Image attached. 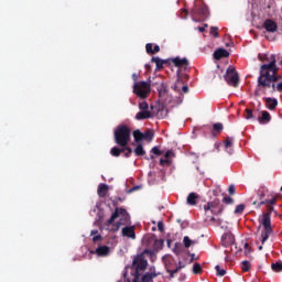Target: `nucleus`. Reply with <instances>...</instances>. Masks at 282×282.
<instances>
[{
    "label": "nucleus",
    "mask_w": 282,
    "mask_h": 282,
    "mask_svg": "<svg viewBox=\"0 0 282 282\" xmlns=\"http://www.w3.org/2000/svg\"><path fill=\"white\" fill-rule=\"evenodd\" d=\"M144 257H150L151 261H155L156 259L155 253L149 250H145L140 256H137L133 259L132 265L130 268L131 275L133 276L132 282H140V272L147 270V265H149V262Z\"/></svg>",
    "instance_id": "nucleus-1"
},
{
    "label": "nucleus",
    "mask_w": 282,
    "mask_h": 282,
    "mask_svg": "<svg viewBox=\"0 0 282 282\" xmlns=\"http://www.w3.org/2000/svg\"><path fill=\"white\" fill-rule=\"evenodd\" d=\"M129 221H131L129 213L123 208H116L110 219L107 220L106 226L113 230V232H117V230H120V226H127Z\"/></svg>",
    "instance_id": "nucleus-2"
},
{
    "label": "nucleus",
    "mask_w": 282,
    "mask_h": 282,
    "mask_svg": "<svg viewBox=\"0 0 282 282\" xmlns=\"http://www.w3.org/2000/svg\"><path fill=\"white\" fill-rule=\"evenodd\" d=\"M259 223L261 226H263V230L260 234V237H258L257 243H260L258 246V250H263V243H265L267 239H270V235H272V226L270 223V214H262L259 217Z\"/></svg>",
    "instance_id": "nucleus-3"
},
{
    "label": "nucleus",
    "mask_w": 282,
    "mask_h": 282,
    "mask_svg": "<svg viewBox=\"0 0 282 282\" xmlns=\"http://www.w3.org/2000/svg\"><path fill=\"white\" fill-rule=\"evenodd\" d=\"M131 141V129L127 126H119L115 130V142L119 147H127Z\"/></svg>",
    "instance_id": "nucleus-4"
},
{
    "label": "nucleus",
    "mask_w": 282,
    "mask_h": 282,
    "mask_svg": "<svg viewBox=\"0 0 282 282\" xmlns=\"http://www.w3.org/2000/svg\"><path fill=\"white\" fill-rule=\"evenodd\" d=\"M133 94L139 98H149L151 94V80L148 82H135L133 84Z\"/></svg>",
    "instance_id": "nucleus-5"
},
{
    "label": "nucleus",
    "mask_w": 282,
    "mask_h": 282,
    "mask_svg": "<svg viewBox=\"0 0 282 282\" xmlns=\"http://www.w3.org/2000/svg\"><path fill=\"white\" fill-rule=\"evenodd\" d=\"M258 197L261 199L259 203V206H263L267 204V206H274L276 204V198H274V194L272 192H269L265 187H260L258 191Z\"/></svg>",
    "instance_id": "nucleus-6"
},
{
    "label": "nucleus",
    "mask_w": 282,
    "mask_h": 282,
    "mask_svg": "<svg viewBox=\"0 0 282 282\" xmlns=\"http://www.w3.org/2000/svg\"><path fill=\"white\" fill-rule=\"evenodd\" d=\"M272 83H276V73H272V70L260 69L258 85H261V87H270Z\"/></svg>",
    "instance_id": "nucleus-7"
},
{
    "label": "nucleus",
    "mask_w": 282,
    "mask_h": 282,
    "mask_svg": "<svg viewBox=\"0 0 282 282\" xmlns=\"http://www.w3.org/2000/svg\"><path fill=\"white\" fill-rule=\"evenodd\" d=\"M264 61L269 64H264L260 67L262 72H271L272 74H276L279 72V67H276V56L274 54H265L264 55Z\"/></svg>",
    "instance_id": "nucleus-8"
},
{
    "label": "nucleus",
    "mask_w": 282,
    "mask_h": 282,
    "mask_svg": "<svg viewBox=\"0 0 282 282\" xmlns=\"http://www.w3.org/2000/svg\"><path fill=\"white\" fill-rule=\"evenodd\" d=\"M224 78H225L226 83H228L231 87H238L239 74L237 73L235 67H232V66L228 67Z\"/></svg>",
    "instance_id": "nucleus-9"
},
{
    "label": "nucleus",
    "mask_w": 282,
    "mask_h": 282,
    "mask_svg": "<svg viewBox=\"0 0 282 282\" xmlns=\"http://www.w3.org/2000/svg\"><path fill=\"white\" fill-rule=\"evenodd\" d=\"M140 111L135 115L137 120H147L152 118L153 113L149 110V104L147 101L139 102Z\"/></svg>",
    "instance_id": "nucleus-10"
},
{
    "label": "nucleus",
    "mask_w": 282,
    "mask_h": 282,
    "mask_svg": "<svg viewBox=\"0 0 282 282\" xmlns=\"http://www.w3.org/2000/svg\"><path fill=\"white\" fill-rule=\"evenodd\" d=\"M194 17H199L200 21H205V19L208 17V7L206 4H197V2H194Z\"/></svg>",
    "instance_id": "nucleus-11"
},
{
    "label": "nucleus",
    "mask_w": 282,
    "mask_h": 282,
    "mask_svg": "<svg viewBox=\"0 0 282 282\" xmlns=\"http://www.w3.org/2000/svg\"><path fill=\"white\" fill-rule=\"evenodd\" d=\"M91 253L97 257H109V254H111V249L105 245H99L95 251H91Z\"/></svg>",
    "instance_id": "nucleus-12"
},
{
    "label": "nucleus",
    "mask_w": 282,
    "mask_h": 282,
    "mask_svg": "<svg viewBox=\"0 0 282 282\" xmlns=\"http://www.w3.org/2000/svg\"><path fill=\"white\" fill-rule=\"evenodd\" d=\"M232 243H235V236H232V232H225L221 237V245L225 248H228V246H232Z\"/></svg>",
    "instance_id": "nucleus-13"
},
{
    "label": "nucleus",
    "mask_w": 282,
    "mask_h": 282,
    "mask_svg": "<svg viewBox=\"0 0 282 282\" xmlns=\"http://www.w3.org/2000/svg\"><path fill=\"white\" fill-rule=\"evenodd\" d=\"M121 234L123 237H127L128 239H135V227L134 226L123 227L121 230Z\"/></svg>",
    "instance_id": "nucleus-14"
},
{
    "label": "nucleus",
    "mask_w": 282,
    "mask_h": 282,
    "mask_svg": "<svg viewBox=\"0 0 282 282\" xmlns=\"http://www.w3.org/2000/svg\"><path fill=\"white\" fill-rule=\"evenodd\" d=\"M165 268H166V272L170 274L171 279H173V276H175V274H177L180 272V270L184 269L185 265L182 264V262H178V267L173 269V268H171L170 263H166Z\"/></svg>",
    "instance_id": "nucleus-15"
},
{
    "label": "nucleus",
    "mask_w": 282,
    "mask_h": 282,
    "mask_svg": "<svg viewBox=\"0 0 282 282\" xmlns=\"http://www.w3.org/2000/svg\"><path fill=\"white\" fill-rule=\"evenodd\" d=\"M172 63L175 65V67H178V68L188 67V59L186 57L184 58L174 57L172 58Z\"/></svg>",
    "instance_id": "nucleus-16"
},
{
    "label": "nucleus",
    "mask_w": 282,
    "mask_h": 282,
    "mask_svg": "<svg viewBox=\"0 0 282 282\" xmlns=\"http://www.w3.org/2000/svg\"><path fill=\"white\" fill-rule=\"evenodd\" d=\"M263 28L264 30H267V32H276L278 30V26H276V23L272 20H265L264 23H263Z\"/></svg>",
    "instance_id": "nucleus-17"
},
{
    "label": "nucleus",
    "mask_w": 282,
    "mask_h": 282,
    "mask_svg": "<svg viewBox=\"0 0 282 282\" xmlns=\"http://www.w3.org/2000/svg\"><path fill=\"white\" fill-rule=\"evenodd\" d=\"M228 56H230V53H228L226 48H219L214 53V58H216V61L228 58Z\"/></svg>",
    "instance_id": "nucleus-18"
},
{
    "label": "nucleus",
    "mask_w": 282,
    "mask_h": 282,
    "mask_svg": "<svg viewBox=\"0 0 282 282\" xmlns=\"http://www.w3.org/2000/svg\"><path fill=\"white\" fill-rule=\"evenodd\" d=\"M234 142H235V139H232V138H227L226 141H225V151L229 155H232V153L235 152V150L232 149Z\"/></svg>",
    "instance_id": "nucleus-19"
},
{
    "label": "nucleus",
    "mask_w": 282,
    "mask_h": 282,
    "mask_svg": "<svg viewBox=\"0 0 282 282\" xmlns=\"http://www.w3.org/2000/svg\"><path fill=\"white\" fill-rule=\"evenodd\" d=\"M140 274H142V272H139V281L140 282H153V279H155V276H158V273H145L140 279Z\"/></svg>",
    "instance_id": "nucleus-20"
},
{
    "label": "nucleus",
    "mask_w": 282,
    "mask_h": 282,
    "mask_svg": "<svg viewBox=\"0 0 282 282\" xmlns=\"http://www.w3.org/2000/svg\"><path fill=\"white\" fill-rule=\"evenodd\" d=\"M109 191V186L105 183H100L97 189L99 197H107V193Z\"/></svg>",
    "instance_id": "nucleus-21"
},
{
    "label": "nucleus",
    "mask_w": 282,
    "mask_h": 282,
    "mask_svg": "<svg viewBox=\"0 0 282 282\" xmlns=\"http://www.w3.org/2000/svg\"><path fill=\"white\" fill-rule=\"evenodd\" d=\"M264 100L267 109H275L276 105H279V101H276V99L265 98Z\"/></svg>",
    "instance_id": "nucleus-22"
},
{
    "label": "nucleus",
    "mask_w": 282,
    "mask_h": 282,
    "mask_svg": "<svg viewBox=\"0 0 282 282\" xmlns=\"http://www.w3.org/2000/svg\"><path fill=\"white\" fill-rule=\"evenodd\" d=\"M199 196H197L195 193H189V195L187 196V204L189 206H195V204H197V198Z\"/></svg>",
    "instance_id": "nucleus-23"
},
{
    "label": "nucleus",
    "mask_w": 282,
    "mask_h": 282,
    "mask_svg": "<svg viewBox=\"0 0 282 282\" xmlns=\"http://www.w3.org/2000/svg\"><path fill=\"white\" fill-rule=\"evenodd\" d=\"M183 243H184L185 248H191V246H195V243H197V241L192 240L188 236H185L183 238Z\"/></svg>",
    "instance_id": "nucleus-24"
},
{
    "label": "nucleus",
    "mask_w": 282,
    "mask_h": 282,
    "mask_svg": "<svg viewBox=\"0 0 282 282\" xmlns=\"http://www.w3.org/2000/svg\"><path fill=\"white\" fill-rule=\"evenodd\" d=\"M124 151V149H119L118 147H113L110 150L111 155H113V158H120V153H122Z\"/></svg>",
    "instance_id": "nucleus-25"
},
{
    "label": "nucleus",
    "mask_w": 282,
    "mask_h": 282,
    "mask_svg": "<svg viewBox=\"0 0 282 282\" xmlns=\"http://www.w3.org/2000/svg\"><path fill=\"white\" fill-rule=\"evenodd\" d=\"M259 122H270V112L262 111V116L259 117Z\"/></svg>",
    "instance_id": "nucleus-26"
},
{
    "label": "nucleus",
    "mask_w": 282,
    "mask_h": 282,
    "mask_svg": "<svg viewBox=\"0 0 282 282\" xmlns=\"http://www.w3.org/2000/svg\"><path fill=\"white\" fill-rule=\"evenodd\" d=\"M133 138L135 142H142L143 140V133L140 130H135L133 132Z\"/></svg>",
    "instance_id": "nucleus-27"
},
{
    "label": "nucleus",
    "mask_w": 282,
    "mask_h": 282,
    "mask_svg": "<svg viewBox=\"0 0 282 282\" xmlns=\"http://www.w3.org/2000/svg\"><path fill=\"white\" fill-rule=\"evenodd\" d=\"M90 237H93V241L96 243V241H100L102 239V236L98 235V230H91Z\"/></svg>",
    "instance_id": "nucleus-28"
},
{
    "label": "nucleus",
    "mask_w": 282,
    "mask_h": 282,
    "mask_svg": "<svg viewBox=\"0 0 282 282\" xmlns=\"http://www.w3.org/2000/svg\"><path fill=\"white\" fill-rule=\"evenodd\" d=\"M152 63H155L156 69L162 68L164 62L160 57H152Z\"/></svg>",
    "instance_id": "nucleus-29"
},
{
    "label": "nucleus",
    "mask_w": 282,
    "mask_h": 282,
    "mask_svg": "<svg viewBox=\"0 0 282 282\" xmlns=\"http://www.w3.org/2000/svg\"><path fill=\"white\" fill-rule=\"evenodd\" d=\"M273 272H282V262H275L271 264Z\"/></svg>",
    "instance_id": "nucleus-30"
},
{
    "label": "nucleus",
    "mask_w": 282,
    "mask_h": 282,
    "mask_svg": "<svg viewBox=\"0 0 282 282\" xmlns=\"http://www.w3.org/2000/svg\"><path fill=\"white\" fill-rule=\"evenodd\" d=\"M134 153H135V155H144V153H147V152L144 151V148L142 147V144H139L134 149Z\"/></svg>",
    "instance_id": "nucleus-31"
},
{
    "label": "nucleus",
    "mask_w": 282,
    "mask_h": 282,
    "mask_svg": "<svg viewBox=\"0 0 282 282\" xmlns=\"http://www.w3.org/2000/svg\"><path fill=\"white\" fill-rule=\"evenodd\" d=\"M143 140H148L149 142H151L153 140V132L152 131H145L143 133Z\"/></svg>",
    "instance_id": "nucleus-32"
},
{
    "label": "nucleus",
    "mask_w": 282,
    "mask_h": 282,
    "mask_svg": "<svg viewBox=\"0 0 282 282\" xmlns=\"http://www.w3.org/2000/svg\"><path fill=\"white\" fill-rule=\"evenodd\" d=\"M213 130L216 131L217 133H221V131H224V124L221 123H215L213 126Z\"/></svg>",
    "instance_id": "nucleus-33"
},
{
    "label": "nucleus",
    "mask_w": 282,
    "mask_h": 282,
    "mask_svg": "<svg viewBox=\"0 0 282 282\" xmlns=\"http://www.w3.org/2000/svg\"><path fill=\"white\" fill-rule=\"evenodd\" d=\"M158 93L160 98H162V96H164V94H166V87L164 86V84H161L160 87H158Z\"/></svg>",
    "instance_id": "nucleus-34"
},
{
    "label": "nucleus",
    "mask_w": 282,
    "mask_h": 282,
    "mask_svg": "<svg viewBox=\"0 0 282 282\" xmlns=\"http://www.w3.org/2000/svg\"><path fill=\"white\" fill-rule=\"evenodd\" d=\"M246 120H252L254 118V115L252 113V109H246V115H245Z\"/></svg>",
    "instance_id": "nucleus-35"
},
{
    "label": "nucleus",
    "mask_w": 282,
    "mask_h": 282,
    "mask_svg": "<svg viewBox=\"0 0 282 282\" xmlns=\"http://www.w3.org/2000/svg\"><path fill=\"white\" fill-rule=\"evenodd\" d=\"M210 34H213L216 39H219V28L212 26L210 28Z\"/></svg>",
    "instance_id": "nucleus-36"
},
{
    "label": "nucleus",
    "mask_w": 282,
    "mask_h": 282,
    "mask_svg": "<svg viewBox=\"0 0 282 282\" xmlns=\"http://www.w3.org/2000/svg\"><path fill=\"white\" fill-rule=\"evenodd\" d=\"M241 270H242V272H248V270H250V262L249 261H243L241 263Z\"/></svg>",
    "instance_id": "nucleus-37"
},
{
    "label": "nucleus",
    "mask_w": 282,
    "mask_h": 282,
    "mask_svg": "<svg viewBox=\"0 0 282 282\" xmlns=\"http://www.w3.org/2000/svg\"><path fill=\"white\" fill-rule=\"evenodd\" d=\"M217 276H226V271L218 264L216 265Z\"/></svg>",
    "instance_id": "nucleus-38"
},
{
    "label": "nucleus",
    "mask_w": 282,
    "mask_h": 282,
    "mask_svg": "<svg viewBox=\"0 0 282 282\" xmlns=\"http://www.w3.org/2000/svg\"><path fill=\"white\" fill-rule=\"evenodd\" d=\"M182 85H184L183 82L178 79L174 85V91H182Z\"/></svg>",
    "instance_id": "nucleus-39"
},
{
    "label": "nucleus",
    "mask_w": 282,
    "mask_h": 282,
    "mask_svg": "<svg viewBox=\"0 0 282 282\" xmlns=\"http://www.w3.org/2000/svg\"><path fill=\"white\" fill-rule=\"evenodd\" d=\"M193 272L194 274H199V272H202V265L199 263H195L193 265Z\"/></svg>",
    "instance_id": "nucleus-40"
},
{
    "label": "nucleus",
    "mask_w": 282,
    "mask_h": 282,
    "mask_svg": "<svg viewBox=\"0 0 282 282\" xmlns=\"http://www.w3.org/2000/svg\"><path fill=\"white\" fill-rule=\"evenodd\" d=\"M245 208L246 206L243 204L238 205L235 209L236 215L243 213Z\"/></svg>",
    "instance_id": "nucleus-41"
},
{
    "label": "nucleus",
    "mask_w": 282,
    "mask_h": 282,
    "mask_svg": "<svg viewBox=\"0 0 282 282\" xmlns=\"http://www.w3.org/2000/svg\"><path fill=\"white\" fill-rule=\"evenodd\" d=\"M145 50H147L148 54H153V44L148 43L145 45Z\"/></svg>",
    "instance_id": "nucleus-42"
},
{
    "label": "nucleus",
    "mask_w": 282,
    "mask_h": 282,
    "mask_svg": "<svg viewBox=\"0 0 282 282\" xmlns=\"http://www.w3.org/2000/svg\"><path fill=\"white\" fill-rule=\"evenodd\" d=\"M151 151L154 153V155H162V151H160L158 147L152 148Z\"/></svg>",
    "instance_id": "nucleus-43"
},
{
    "label": "nucleus",
    "mask_w": 282,
    "mask_h": 282,
    "mask_svg": "<svg viewBox=\"0 0 282 282\" xmlns=\"http://www.w3.org/2000/svg\"><path fill=\"white\" fill-rule=\"evenodd\" d=\"M165 158H166V159L175 158V153H174L172 150H169V151L165 153Z\"/></svg>",
    "instance_id": "nucleus-44"
},
{
    "label": "nucleus",
    "mask_w": 282,
    "mask_h": 282,
    "mask_svg": "<svg viewBox=\"0 0 282 282\" xmlns=\"http://www.w3.org/2000/svg\"><path fill=\"white\" fill-rule=\"evenodd\" d=\"M160 164H161V166H166V164H170V161H169V159H161L160 160Z\"/></svg>",
    "instance_id": "nucleus-45"
},
{
    "label": "nucleus",
    "mask_w": 282,
    "mask_h": 282,
    "mask_svg": "<svg viewBox=\"0 0 282 282\" xmlns=\"http://www.w3.org/2000/svg\"><path fill=\"white\" fill-rule=\"evenodd\" d=\"M236 191H237V189L235 188V185H231V186H229V188H228L229 195H235Z\"/></svg>",
    "instance_id": "nucleus-46"
},
{
    "label": "nucleus",
    "mask_w": 282,
    "mask_h": 282,
    "mask_svg": "<svg viewBox=\"0 0 282 282\" xmlns=\"http://www.w3.org/2000/svg\"><path fill=\"white\" fill-rule=\"evenodd\" d=\"M123 151H127L126 158H129L131 155V153L133 152V150H131V148H126V149H123Z\"/></svg>",
    "instance_id": "nucleus-47"
},
{
    "label": "nucleus",
    "mask_w": 282,
    "mask_h": 282,
    "mask_svg": "<svg viewBox=\"0 0 282 282\" xmlns=\"http://www.w3.org/2000/svg\"><path fill=\"white\" fill-rule=\"evenodd\" d=\"M223 202H224V204H232V198H230V197H225V198L223 199Z\"/></svg>",
    "instance_id": "nucleus-48"
},
{
    "label": "nucleus",
    "mask_w": 282,
    "mask_h": 282,
    "mask_svg": "<svg viewBox=\"0 0 282 282\" xmlns=\"http://www.w3.org/2000/svg\"><path fill=\"white\" fill-rule=\"evenodd\" d=\"M181 90L183 91V94H188V86H184L183 84Z\"/></svg>",
    "instance_id": "nucleus-49"
},
{
    "label": "nucleus",
    "mask_w": 282,
    "mask_h": 282,
    "mask_svg": "<svg viewBox=\"0 0 282 282\" xmlns=\"http://www.w3.org/2000/svg\"><path fill=\"white\" fill-rule=\"evenodd\" d=\"M158 228H159V230L162 232V231L164 230V223L160 221V223L158 224Z\"/></svg>",
    "instance_id": "nucleus-50"
},
{
    "label": "nucleus",
    "mask_w": 282,
    "mask_h": 282,
    "mask_svg": "<svg viewBox=\"0 0 282 282\" xmlns=\"http://www.w3.org/2000/svg\"><path fill=\"white\" fill-rule=\"evenodd\" d=\"M206 28H208V24H205V26H199V28H197V30L200 32H205Z\"/></svg>",
    "instance_id": "nucleus-51"
},
{
    "label": "nucleus",
    "mask_w": 282,
    "mask_h": 282,
    "mask_svg": "<svg viewBox=\"0 0 282 282\" xmlns=\"http://www.w3.org/2000/svg\"><path fill=\"white\" fill-rule=\"evenodd\" d=\"M204 210L205 213H208V210H210V203L204 206Z\"/></svg>",
    "instance_id": "nucleus-52"
},
{
    "label": "nucleus",
    "mask_w": 282,
    "mask_h": 282,
    "mask_svg": "<svg viewBox=\"0 0 282 282\" xmlns=\"http://www.w3.org/2000/svg\"><path fill=\"white\" fill-rule=\"evenodd\" d=\"M221 229L225 230V232H230V229L226 225H221Z\"/></svg>",
    "instance_id": "nucleus-53"
},
{
    "label": "nucleus",
    "mask_w": 282,
    "mask_h": 282,
    "mask_svg": "<svg viewBox=\"0 0 282 282\" xmlns=\"http://www.w3.org/2000/svg\"><path fill=\"white\" fill-rule=\"evenodd\" d=\"M132 80L134 83H138V74H135V73L132 74Z\"/></svg>",
    "instance_id": "nucleus-54"
},
{
    "label": "nucleus",
    "mask_w": 282,
    "mask_h": 282,
    "mask_svg": "<svg viewBox=\"0 0 282 282\" xmlns=\"http://www.w3.org/2000/svg\"><path fill=\"white\" fill-rule=\"evenodd\" d=\"M153 54L160 52V45H155L154 46V50H152Z\"/></svg>",
    "instance_id": "nucleus-55"
},
{
    "label": "nucleus",
    "mask_w": 282,
    "mask_h": 282,
    "mask_svg": "<svg viewBox=\"0 0 282 282\" xmlns=\"http://www.w3.org/2000/svg\"><path fill=\"white\" fill-rule=\"evenodd\" d=\"M149 274H155V267H151L150 268V272H148Z\"/></svg>",
    "instance_id": "nucleus-56"
},
{
    "label": "nucleus",
    "mask_w": 282,
    "mask_h": 282,
    "mask_svg": "<svg viewBox=\"0 0 282 282\" xmlns=\"http://www.w3.org/2000/svg\"><path fill=\"white\" fill-rule=\"evenodd\" d=\"M276 89L278 91H282V82L278 84Z\"/></svg>",
    "instance_id": "nucleus-57"
},
{
    "label": "nucleus",
    "mask_w": 282,
    "mask_h": 282,
    "mask_svg": "<svg viewBox=\"0 0 282 282\" xmlns=\"http://www.w3.org/2000/svg\"><path fill=\"white\" fill-rule=\"evenodd\" d=\"M123 279H124V282H131V280H129V279L127 278V273H123Z\"/></svg>",
    "instance_id": "nucleus-58"
},
{
    "label": "nucleus",
    "mask_w": 282,
    "mask_h": 282,
    "mask_svg": "<svg viewBox=\"0 0 282 282\" xmlns=\"http://www.w3.org/2000/svg\"><path fill=\"white\" fill-rule=\"evenodd\" d=\"M139 186L133 187L131 191H138Z\"/></svg>",
    "instance_id": "nucleus-59"
},
{
    "label": "nucleus",
    "mask_w": 282,
    "mask_h": 282,
    "mask_svg": "<svg viewBox=\"0 0 282 282\" xmlns=\"http://www.w3.org/2000/svg\"><path fill=\"white\" fill-rule=\"evenodd\" d=\"M258 58H259V61H262V59H261V54L258 55Z\"/></svg>",
    "instance_id": "nucleus-60"
},
{
    "label": "nucleus",
    "mask_w": 282,
    "mask_h": 282,
    "mask_svg": "<svg viewBox=\"0 0 282 282\" xmlns=\"http://www.w3.org/2000/svg\"><path fill=\"white\" fill-rule=\"evenodd\" d=\"M156 243H162V240L156 241Z\"/></svg>",
    "instance_id": "nucleus-61"
},
{
    "label": "nucleus",
    "mask_w": 282,
    "mask_h": 282,
    "mask_svg": "<svg viewBox=\"0 0 282 282\" xmlns=\"http://www.w3.org/2000/svg\"><path fill=\"white\" fill-rule=\"evenodd\" d=\"M150 158H151V160H154L155 156L151 155Z\"/></svg>",
    "instance_id": "nucleus-62"
},
{
    "label": "nucleus",
    "mask_w": 282,
    "mask_h": 282,
    "mask_svg": "<svg viewBox=\"0 0 282 282\" xmlns=\"http://www.w3.org/2000/svg\"><path fill=\"white\" fill-rule=\"evenodd\" d=\"M147 68H149L150 66L149 65H145Z\"/></svg>",
    "instance_id": "nucleus-63"
},
{
    "label": "nucleus",
    "mask_w": 282,
    "mask_h": 282,
    "mask_svg": "<svg viewBox=\"0 0 282 282\" xmlns=\"http://www.w3.org/2000/svg\"><path fill=\"white\" fill-rule=\"evenodd\" d=\"M280 65H282V59H281V62H280Z\"/></svg>",
    "instance_id": "nucleus-64"
}]
</instances>
